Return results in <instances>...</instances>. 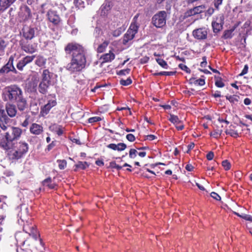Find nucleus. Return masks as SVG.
I'll return each instance as SVG.
<instances>
[{
	"mask_svg": "<svg viewBox=\"0 0 252 252\" xmlns=\"http://www.w3.org/2000/svg\"><path fill=\"white\" fill-rule=\"evenodd\" d=\"M66 54H72L71 61L66 68L71 73L80 72L86 66L87 60L84 48L80 44L71 42L68 43L64 48Z\"/></svg>",
	"mask_w": 252,
	"mask_h": 252,
	"instance_id": "obj_1",
	"label": "nucleus"
},
{
	"mask_svg": "<svg viewBox=\"0 0 252 252\" xmlns=\"http://www.w3.org/2000/svg\"><path fill=\"white\" fill-rule=\"evenodd\" d=\"M22 133V130L18 127L9 126V129L0 139V147L6 151L14 147L15 141L18 140Z\"/></svg>",
	"mask_w": 252,
	"mask_h": 252,
	"instance_id": "obj_2",
	"label": "nucleus"
},
{
	"mask_svg": "<svg viewBox=\"0 0 252 252\" xmlns=\"http://www.w3.org/2000/svg\"><path fill=\"white\" fill-rule=\"evenodd\" d=\"M22 95H23L22 90L15 85L6 87L2 92V98L5 101L14 102Z\"/></svg>",
	"mask_w": 252,
	"mask_h": 252,
	"instance_id": "obj_3",
	"label": "nucleus"
},
{
	"mask_svg": "<svg viewBox=\"0 0 252 252\" xmlns=\"http://www.w3.org/2000/svg\"><path fill=\"white\" fill-rule=\"evenodd\" d=\"M167 16L165 11H160L153 16L152 23L157 28H162L166 25Z\"/></svg>",
	"mask_w": 252,
	"mask_h": 252,
	"instance_id": "obj_4",
	"label": "nucleus"
},
{
	"mask_svg": "<svg viewBox=\"0 0 252 252\" xmlns=\"http://www.w3.org/2000/svg\"><path fill=\"white\" fill-rule=\"evenodd\" d=\"M15 147L16 149L12 154V156L14 158L17 159L23 157L29 150L28 144L24 141H20L17 143Z\"/></svg>",
	"mask_w": 252,
	"mask_h": 252,
	"instance_id": "obj_5",
	"label": "nucleus"
},
{
	"mask_svg": "<svg viewBox=\"0 0 252 252\" xmlns=\"http://www.w3.org/2000/svg\"><path fill=\"white\" fill-rule=\"evenodd\" d=\"M138 28L139 25L137 23L135 22L131 23L129 29L123 36L122 42L123 44L126 45L129 41L133 39L135 34L138 32Z\"/></svg>",
	"mask_w": 252,
	"mask_h": 252,
	"instance_id": "obj_6",
	"label": "nucleus"
},
{
	"mask_svg": "<svg viewBox=\"0 0 252 252\" xmlns=\"http://www.w3.org/2000/svg\"><path fill=\"white\" fill-rule=\"evenodd\" d=\"M21 49L28 54H32L37 50V45L28 41L21 40L19 43Z\"/></svg>",
	"mask_w": 252,
	"mask_h": 252,
	"instance_id": "obj_7",
	"label": "nucleus"
},
{
	"mask_svg": "<svg viewBox=\"0 0 252 252\" xmlns=\"http://www.w3.org/2000/svg\"><path fill=\"white\" fill-rule=\"evenodd\" d=\"M14 59V57L11 55L9 57L7 63L0 69V75L3 74L4 73H8L10 71H12L15 74L17 73L16 69L13 65Z\"/></svg>",
	"mask_w": 252,
	"mask_h": 252,
	"instance_id": "obj_8",
	"label": "nucleus"
},
{
	"mask_svg": "<svg viewBox=\"0 0 252 252\" xmlns=\"http://www.w3.org/2000/svg\"><path fill=\"white\" fill-rule=\"evenodd\" d=\"M37 29L31 26L24 27L22 29L23 36L27 40H32L36 35Z\"/></svg>",
	"mask_w": 252,
	"mask_h": 252,
	"instance_id": "obj_9",
	"label": "nucleus"
},
{
	"mask_svg": "<svg viewBox=\"0 0 252 252\" xmlns=\"http://www.w3.org/2000/svg\"><path fill=\"white\" fill-rule=\"evenodd\" d=\"M11 121L10 118L7 116L5 111L3 109H0V127L3 130H6L8 128V124Z\"/></svg>",
	"mask_w": 252,
	"mask_h": 252,
	"instance_id": "obj_10",
	"label": "nucleus"
},
{
	"mask_svg": "<svg viewBox=\"0 0 252 252\" xmlns=\"http://www.w3.org/2000/svg\"><path fill=\"white\" fill-rule=\"evenodd\" d=\"M208 34L207 29L205 28H201L195 29L192 32L194 37L199 40L205 39Z\"/></svg>",
	"mask_w": 252,
	"mask_h": 252,
	"instance_id": "obj_11",
	"label": "nucleus"
},
{
	"mask_svg": "<svg viewBox=\"0 0 252 252\" xmlns=\"http://www.w3.org/2000/svg\"><path fill=\"white\" fill-rule=\"evenodd\" d=\"M19 16L23 20H27L32 17L30 8L26 5H22L20 8Z\"/></svg>",
	"mask_w": 252,
	"mask_h": 252,
	"instance_id": "obj_12",
	"label": "nucleus"
},
{
	"mask_svg": "<svg viewBox=\"0 0 252 252\" xmlns=\"http://www.w3.org/2000/svg\"><path fill=\"white\" fill-rule=\"evenodd\" d=\"M47 15L49 21L55 25H58L61 22V18L55 11L49 10Z\"/></svg>",
	"mask_w": 252,
	"mask_h": 252,
	"instance_id": "obj_13",
	"label": "nucleus"
},
{
	"mask_svg": "<svg viewBox=\"0 0 252 252\" xmlns=\"http://www.w3.org/2000/svg\"><path fill=\"white\" fill-rule=\"evenodd\" d=\"M206 8V6L204 5H200L197 6H195L192 8L188 10L185 14L186 16L189 17L191 16L195 15L196 14H200L203 12Z\"/></svg>",
	"mask_w": 252,
	"mask_h": 252,
	"instance_id": "obj_14",
	"label": "nucleus"
},
{
	"mask_svg": "<svg viewBox=\"0 0 252 252\" xmlns=\"http://www.w3.org/2000/svg\"><path fill=\"white\" fill-rule=\"evenodd\" d=\"M169 121L175 126L177 130H182L184 128V125L182 124V121L179 119L177 116L173 114L170 115Z\"/></svg>",
	"mask_w": 252,
	"mask_h": 252,
	"instance_id": "obj_15",
	"label": "nucleus"
},
{
	"mask_svg": "<svg viewBox=\"0 0 252 252\" xmlns=\"http://www.w3.org/2000/svg\"><path fill=\"white\" fill-rule=\"evenodd\" d=\"M57 103L55 100H50L48 103L41 108L40 115L42 116L46 115L50 109L56 105Z\"/></svg>",
	"mask_w": 252,
	"mask_h": 252,
	"instance_id": "obj_16",
	"label": "nucleus"
},
{
	"mask_svg": "<svg viewBox=\"0 0 252 252\" xmlns=\"http://www.w3.org/2000/svg\"><path fill=\"white\" fill-rule=\"evenodd\" d=\"M29 129L31 133L35 135H39L43 132V126L36 123H32Z\"/></svg>",
	"mask_w": 252,
	"mask_h": 252,
	"instance_id": "obj_17",
	"label": "nucleus"
},
{
	"mask_svg": "<svg viewBox=\"0 0 252 252\" xmlns=\"http://www.w3.org/2000/svg\"><path fill=\"white\" fill-rule=\"evenodd\" d=\"M14 102H16L17 108L20 111H23L28 108V104L27 100L24 98L23 95Z\"/></svg>",
	"mask_w": 252,
	"mask_h": 252,
	"instance_id": "obj_18",
	"label": "nucleus"
},
{
	"mask_svg": "<svg viewBox=\"0 0 252 252\" xmlns=\"http://www.w3.org/2000/svg\"><path fill=\"white\" fill-rule=\"evenodd\" d=\"M23 230L26 233L29 234L30 235H32L34 239H37L38 234L36 229L34 228V225L29 227L28 225H24Z\"/></svg>",
	"mask_w": 252,
	"mask_h": 252,
	"instance_id": "obj_19",
	"label": "nucleus"
},
{
	"mask_svg": "<svg viewBox=\"0 0 252 252\" xmlns=\"http://www.w3.org/2000/svg\"><path fill=\"white\" fill-rule=\"evenodd\" d=\"M5 110L7 115L11 118L15 117L17 114L16 106L12 104H8L5 105Z\"/></svg>",
	"mask_w": 252,
	"mask_h": 252,
	"instance_id": "obj_20",
	"label": "nucleus"
},
{
	"mask_svg": "<svg viewBox=\"0 0 252 252\" xmlns=\"http://www.w3.org/2000/svg\"><path fill=\"white\" fill-rule=\"evenodd\" d=\"M107 147L113 150L118 151H122L125 150L126 148V145L123 143H119L118 144L111 143L107 146Z\"/></svg>",
	"mask_w": 252,
	"mask_h": 252,
	"instance_id": "obj_21",
	"label": "nucleus"
},
{
	"mask_svg": "<svg viewBox=\"0 0 252 252\" xmlns=\"http://www.w3.org/2000/svg\"><path fill=\"white\" fill-rule=\"evenodd\" d=\"M16 0H0V11H3L11 6Z\"/></svg>",
	"mask_w": 252,
	"mask_h": 252,
	"instance_id": "obj_22",
	"label": "nucleus"
},
{
	"mask_svg": "<svg viewBox=\"0 0 252 252\" xmlns=\"http://www.w3.org/2000/svg\"><path fill=\"white\" fill-rule=\"evenodd\" d=\"M115 54L110 51L109 53L102 55L100 59L102 60V63H108L113 61L115 59Z\"/></svg>",
	"mask_w": 252,
	"mask_h": 252,
	"instance_id": "obj_23",
	"label": "nucleus"
},
{
	"mask_svg": "<svg viewBox=\"0 0 252 252\" xmlns=\"http://www.w3.org/2000/svg\"><path fill=\"white\" fill-rule=\"evenodd\" d=\"M50 83L40 82L38 86V91L40 93L45 94L48 92V89Z\"/></svg>",
	"mask_w": 252,
	"mask_h": 252,
	"instance_id": "obj_24",
	"label": "nucleus"
},
{
	"mask_svg": "<svg viewBox=\"0 0 252 252\" xmlns=\"http://www.w3.org/2000/svg\"><path fill=\"white\" fill-rule=\"evenodd\" d=\"M50 73L47 69H44L42 74V79L41 82L50 83Z\"/></svg>",
	"mask_w": 252,
	"mask_h": 252,
	"instance_id": "obj_25",
	"label": "nucleus"
},
{
	"mask_svg": "<svg viewBox=\"0 0 252 252\" xmlns=\"http://www.w3.org/2000/svg\"><path fill=\"white\" fill-rule=\"evenodd\" d=\"M75 168L74 169V171H76L79 169L82 170L86 169L89 167V164L86 161H79L76 164H75Z\"/></svg>",
	"mask_w": 252,
	"mask_h": 252,
	"instance_id": "obj_26",
	"label": "nucleus"
},
{
	"mask_svg": "<svg viewBox=\"0 0 252 252\" xmlns=\"http://www.w3.org/2000/svg\"><path fill=\"white\" fill-rule=\"evenodd\" d=\"M52 179L49 177L43 181V184L44 186L48 187L50 189H54L56 188V184L55 183H51Z\"/></svg>",
	"mask_w": 252,
	"mask_h": 252,
	"instance_id": "obj_27",
	"label": "nucleus"
},
{
	"mask_svg": "<svg viewBox=\"0 0 252 252\" xmlns=\"http://www.w3.org/2000/svg\"><path fill=\"white\" fill-rule=\"evenodd\" d=\"M8 45V42L3 39H0V56L4 54L5 49Z\"/></svg>",
	"mask_w": 252,
	"mask_h": 252,
	"instance_id": "obj_28",
	"label": "nucleus"
},
{
	"mask_svg": "<svg viewBox=\"0 0 252 252\" xmlns=\"http://www.w3.org/2000/svg\"><path fill=\"white\" fill-rule=\"evenodd\" d=\"M190 83H193L195 85L203 86L205 84V80L203 79H199L195 80L194 78L192 77L189 79Z\"/></svg>",
	"mask_w": 252,
	"mask_h": 252,
	"instance_id": "obj_29",
	"label": "nucleus"
},
{
	"mask_svg": "<svg viewBox=\"0 0 252 252\" xmlns=\"http://www.w3.org/2000/svg\"><path fill=\"white\" fill-rule=\"evenodd\" d=\"M212 26L213 32L215 33H218L222 29L223 26L217 23L212 22Z\"/></svg>",
	"mask_w": 252,
	"mask_h": 252,
	"instance_id": "obj_30",
	"label": "nucleus"
},
{
	"mask_svg": "<svg viewBox=\"0 0 252 252\" xmlns=\"http://www.w3.org/2000/svg\"><path fill=\"white\" fill-rule=\"evenodd\" d=\"M235 29V28L234 27L233 28L229 30H226L224 31L223 33V37L225 39H228V38H231L233 36V32L234 31Z\"/></svg>",
	"mask_w": 252,
	"mask_h": 252,
	"instance_id": "obj_31",
	"label": "nucleus"
},
{
	"mask_svg": "<svg viewBox=\"0 0 252 252\" xmlns=\"http://www.w3.org/2000/svg\"><path fill=\"white\" fill-rule=\"evenodd\" d=\"M226 98L228 100L230 103H235L239 100V96L237 95H226Z\"/></svg>",
	"mask_w": 252,
	"mask_h": 252,
	"instance_id": "obj_32",
	"label": "nucleus"
},
{
	"mask_svg": "<svg viewBox=\"0 0 252 252\" xmlns=\"http://www.w3.org/2000/svg\"><path fill=\"white\" fill-rule=\"evenodd\" d=\"M46 63V59L43 57L38 56L35 61V64L38 66H42Z\"/></svg>",
	"mask_w": 252,
	"mask_h": 252,
	"instance_id": "obj_33",
	"label": "nucleus"
},
{
	"mask_svg": "<svg viewBox=\"0 0 252 252\" xmlns=\"http://www.w3.org/2000/svg\"><path fill=\"white\" fill-rule=\"evenodd\" d=\"M108 45V41H104L102 44H100L97 49V51L98 53H102L104 52L105 50V48L107 47V46Z\"/></svg>",
	"mask_w": 252,
	"mask_h": 252,
	"instance_id": "obj_34",
	"label": "nucleus"
},
{
	"mask_svg": "<svg viewBox=\"0 0 252 252\" xmlns=\"http://www.w3.org/2000/svg\"><path fill=\"white\" fill-rule=\"evenodd\" d=\"M156 60L157 62L158 63V64L162 67L165 69L168 68V65L167 63L164 60L159 58L156 59Z\"/></svg>",
	"mask_w": 252,
	"mask_h": 252,
	"instance_id": "obj_35",
	"label": "nucleus"
},
{
	"mask_svg": "<svg viewBox=\"0 0 252 252\" xmlns=\"http://www.w3.org/2000/svg\"><path fill=\"white\" fill-rule=\"evenodd\" d=\"M175 74V72L174 71H161L159 72H157L153 74L154 76H159V75H166V76H171Z\"/></svg>",
	"mask_w": 252,
	"mask_h": 252,
	"instance_id": "obj_36",
	"label": "nucleus"
},
{
	"mask_svg": "<svg viewBox=\"0 0 252 252\" xmlns=\"http://www.w3.org/2000/svg\"><path fill=\"white\" fill-rule=\"evenodd\" d=\"M215 23H217L221 25H223L224 24V17L222 15L220 14L218 15L216 18L215 21H213Z\"/></svg>",
	"mask_w": 252,
	"mask_h": 252,
	"instance_id": "obj_37",
	"label": "nucleus"
},
{
	"mask_svg": "<svg viewBox=\"0 0 252 252\" xmlns=\"http://www.w3.org/2000/svg\"><path fill=\"white\" fill-rule=\"evenodd\" d=\"M120 83L123 86H128L132 83V80L130 77H128L126 80L121 79Z\"/></svg>",
	"mask_w": 252,
	"mask_h": 252,
	"instance_id": "obj_38",
	"label": "nucleus"
},
{
	"mask_svg": "<svg viewBox=\"0 0 252 252\" xmlns=\"http://www.w3.org/2000/svg\"><path fill=\"white\" fill-rule=\"evenodd\" d=\"M26 63H25V62L23 61V59L20 60L19 61V62L17 63V68L19 70H23V68L24 67V66H25L26 65Z\"/></svg>",
	"mask_w": 252,
	"mask_h": 252,
	"instance_id": "obj_39",
	"label": "nucleus"
},
{
	"mask_svg": "<svg viewBox=\"0 0 252 252\" xmlns=\"http://www.w3.org/2000/svg\"><path fill=\"white\" fill-rule=\"evenodd\" d=\"M35 57V56L34 55H33V56H27L26 57H24L22 59L25 62L26 64H27L31 63L33 60V59H34Z\"/></svg>",
	"mask_w": 252,
	"mask_h": 252,
	"instance_id": "obj_40",
	"label": "nucleus"
},
{
	"mask_svg": "<svg viewBox=\"0 0 252 252\" xmlns=\"http://www.w3.org/2000/svg\"><path fill=\"white\" fill-rule=\"evenodd\" d=\"M57 162L59 163V167L60 169H64L66 166V161L65 160H58Z\"/></svg>",
	"mask_w": 252,
	"mask_h": 252,
	"instance_id": "obj_41",
	"label": "nucleus"
},
{
	"mask_svg": "<svg viewBox=\"0 0 252 252\" xmlns=\"http://www.w3.org/2000/svg\"><path fill=\"white\" fill-rule=\"evenodd\" d=\"M215 78H216L215 85L217 87H218L219 88H222L224 86V84L223 82H222L220 78L215 77Z\"/></svg>",
	"mask_w": 252,
	"mask_h": 252,
	"instance_id": "obj_42",
	"label": "nucleus"
},
{
	"mask_svg": "<svg viewBox=\"0 0 252 252\" xmlns=\"http://www.w3.org/2000/svg\"><path fill=\"white\" fill-rule=\"evenodd\" d=\"M101 120H102V119L100 117L95 116V117L90 118L88 119V122L89 123H94L95 122L100 121H101Z\"/></svg>",
	"mask_w": 252,
	"mask_h": 252,
	"instance_id": "obj_43",
	"label": "nucleus"
},
{
	"mask_svg": "<svg viewBox=\"0 0 252 252\" xmlns=\"http://www.w3.org/2000/svg\"><path fill=\"white\" fill-rule=\"evenodd\" d=\"M226 134L230 135L231 136L233 137H237L238 136V132L234 130H227L226 131Z\"/></svg>",
	"mask_w": 252,
	"mask_h": 252,
	"instance_id": "obj_44",
	"label": "nucleus"
},
{
	"mask_svg": "<svg viewBox=\"0 0 252 252\" xmlns=\"http://www.w3.org/2000/svg\"><path fill=\"white\" fill-rule=\"evenodd\" d=\"M179 67L180 68H181L182 70L186 71L188 73H190V69L185 64L180 63L179 64Z\"/></svg>",
	"mask_w": 252,
	"mask_h": 252,
	"instance_id": "obj_45",
	"label": "nucleus"
},
{
	"mask_svg": "<svg viewBox=\"0 0 252 252\" xmlns=\"http://www.w3.org/2000/svg\"><path fill=\"white\" fill-rule=\"evenodd\" d=\"M137 152L136 150L134 149H131L129 152V156L131 158H134L136 156V154Z\"/></svg>",
	"mask_w": 252,
	"mask_h": 252,
	"instance_id": "obj_46",
	"label": "nucleus"
},
{
	"mask_svg": "<svg viewBox=\"0 0 252 252\" xmlns=\"http://www.w3.org/2000/svg\"><path fill=\"white\" fill-rule=\"evenodd\" d=\"M222 165L226 170H228L230 168V163L226 160L222 162Z\"/></svg>",
	"mask_w": 252,
	"mask_h": 252,
	"instance_id": "obj_47",
	"label": "nucleus"
},
{
	"mask_svg": "<svg viewBox=\"0 0 252 252\" xmlns=\"http://www.w3.org/2000/svg\"><path fill=\"white\" fill-rule=\"evenodd\" d=\"M122 32L123 30L122 28L118 29L113 32V35L115 37L119 36L122 34Z\"/></svg>",
	"mask_w": 252,
	"mask_h": 252,
	"instance_id": "obj_48",
	"label": "nucleus"
},
{
	"mask_svg": "<svg viewBox=\"0 0 252 252\" xmlns=\"http://www.w3.org/2000/svg\"><path fill=\"white\" fill-rule=\"evenodd\" d=\"M248 69H249L248 65L245 64L242 72H241V73H240L239 74V76H242L244 75L245 74H247L248 72Z\"/></svg>",
	"mask_w": 252,
	"mask_h": 252,
	"instance_id": "obj_49",
	"label": "nucleus"
},
{
	"mask_svg": "<svg viewBox=\"0 0 252 252\" xmlns=\"http://www.w3.org/2000/svg\"><path fill=\"white\" fill-rule=\"evenodd\" d=\"M60 126L57 125L56 124H53L50 126L49 129L52 131L56 132Z\"/></svg>",
	"mask_w": 252,
	"mask_h": 252,
	"instance_id": "obj_50",
	"label": "nucleus"
},
{
	"mask_svg": "<svg viewBox=\"0 0 252 252\" xmlns=\"http://www.w3.org/2000/svg\"><path fill=\"white\" fill-rule=\"evenodd\" d=\"M223 0H215L214 6L216 9H219V6L222 4Z\"/></svg>",
	"mask_w": 252,
	"mask_h": 252,
	"instance_id": "obj_51",
	"label": "nucleus"
},
{
	"mask_svg": "<svg viewBox=\"0 0 252 252\" xmlns=\"http://www.w3.org/2000/svg\"><path fill=\"white\" fill-rule=\"evenodd\" d=\"M126 138L130 142H133L135 140V137L132 134H127Z\"/></svg>",
	"mask_w": 252,
	"mask_h": 252,
	"instance_id": "obj_52",
	"label": "nucleus"
},
{
	"mask_svg": "<svg viewBox=\"0 0 252 252\" xmlns=\"http://www.w3.org/2000/svg\"><path fill=\"white\" fill-rule=\"evenodd\" d=\"M211 196L213 198L217 200H220L221 199V197L217 193L215 192H212L211 193Z\"/></svg>",
	"mask_w": 252,
	"mask_h": 252,
	"instance_id": "obj_53",
	"label": "nucleus"
},
{
	"mask_svg": "<svg viewBox=\"0 0 252 252\" xmlns=\"http://www.w3.org/2000/svg\"><path fill=\"white\" fill-rule=\"evenodd\" d=\"M221 130H218V131H215L214 132L211 133V135L215 138H218L219 136H220L221 135Z\"/></svg>",
	"mask_w": 252,
	"mask_h": 252,
	"instance_id": "obj_54",
	"label": "nucleus"
},
{
	"mask_svg": "<svg viewBox=\"0 0 252 252\" xmlns=\"http://www.w3.org/2000/svg\"><path fill=\"white\" fill-rule=\"evenodd\" d=\"M129 71L130 69L128 68L126 69H123L119 71L118 74L120 75H126V74H128Z\"/></svg>",
	"mask_w": 252,
	"mask_h": 252,
	"instance_id": "obj_55",
	"label": "nucleus"
},
{
	"mask_svg": "<svg viewBox=\"0 0 252 252\" xmlns=\"http://www.w3.org/2000/svg\"><path fill=\"white\" fill-rule=\"evenodd\" d=\"M214 157V153L212 152H209L206 155V158H207V159L209 160H211L213 159Z\"/></svg>",
	"mask_w": 252,
	"mask_h": 252,
	"instance_id": "obj_56",
	"label": "nucleus"
},
{
	"mask_svg": "<svg viewBox=\"0 0 252 252\" xmlns=\"http://www.w3.org/2000/svg\"><path fill=\"white\" fill-rule=\"evenodd\" d=\"M149 60V58L147 56H145L140 59V63L142 64L147 63Z\"/></svg>",
	"mask_w": 252,
	"mask_h": 252,
	"instance_id": "obj_57",
	"label": "nucleus"
},
{
	"mask_svg": "<svg viewBox=\"0 0 252 252\" xmlns=\"http://www.w3.org/2000/svg\"><path fill=\"white\" fill-rule=\"evenodd\" d=\"M202 60H203V61L201 63L200 66L202 67H205L207 64L206 57H203L202 58Z\"/></svg>",
	"mask_w": 252,
	"mask_h": 252,
	"instance_id": "obj_58",
	"label": "nucleus"
},
{
	"mask_svg": "<svg viewBox=\"0 0 252 252\" xmlns=\"http://www.w3.org/2000/svg\"><path fill=\"white\" fill-rule=\"evenodd\" d=\"M214 12V9L212 7H210L208 8V9L206 12V15L208 16L212 15Z\"/></svg>",
	"mask_w": 252,
	"mask_h": 252,
	"instance_id": "obj_59",
	"label": "nucleus"
},
{
	"mask_svg": "<svg viewBox=\"0 0 252 252\" xmlns=\"http://www.w3.org/2000/svg\"><path fill=\"white\" fill-rule=\"evenodd\" d=\"M56 142L54 141L51 142L50 144H49L47 146V149L48 151L51 150L53 147L56 146Z\"/></svg>",
	"mask_w": 252,
	"mask_h": 252,
	"instance_id": "obj_60",
	"label": "nucleus"
},
{
	"mask_svg": "<svg viewBox=\"0 0 252 252\" xmlns=\"http://www.w3.org/2000/svg\"><path fill=\"white\" fill-rule=\"evenodd\" d=\"M157 138V137L154 135H152V134H150V135H147L146 137V140H150V141H152V140H153Z\"/></svg>",
	"mask_w": 252,
	"mask_h": 252,
	"instance_id": "obj_61",
	"label": "nucleus"
},
{
	"mask_svg": "<svg viewBox=\"0 0 252 252\" xmlns=\"http://www.w3.org/2000/svg\"><path fill=\"white\" fill-rule=\"evenodd\" d=\"M242 218L245 220L252 221V216L249 215H244V217H242Z\"/></svg>",
	"mask_w": 252,
	"mask_h": 252,
	"instance_id": "obj_62",
	"label": "nucleus"
},
{
	"mask_svg": "<svg viewBox=\"0 0 252 252\" xmlns=\"http://www.w3.org/2000/svg\"><path fill=\"white\" fill-rule=\"evenodd\" d=\"M185 168L188 171H192L193 169V166L191 164H188L186 166Z\"/></svg>",
	"mask_w": 252,
	"mask_h": 252,
	"instance_id": "obj_63",
	"label": "nucleus"
},
{
	"mask_svg": "<svg viewBox=\"0 0 252 252\" xmlns=\"http://www.w3.org/2000/svg\"><path fill=\"white\" fill-rule=\"evenodd\" d=\"M74 3L77 6H82L81 5L83 4V2L81 0H74Z\"/></svg>",
	"mask_w": 252,
	"mask_h": 252,
	"instance_id": "obj_64",
	"label": "nucleus"
}]
</instances>
